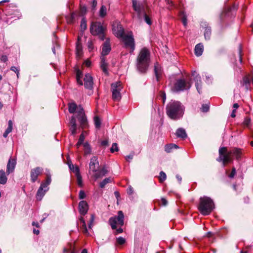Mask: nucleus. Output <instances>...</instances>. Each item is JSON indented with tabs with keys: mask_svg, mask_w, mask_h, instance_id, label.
<instances>
[{
	"mask_svg": "<svg viewBox=\"0 0 253 253\" xmlns=\"http://www.w3.org/2000/svg\"><path fill=\"white\" fill-rule=\"evenodd\" d=\"M204 47L202 44L199 43L195 47V53L198 56H201L203 52Z\"/></svg>",
	"mask_w": 253,
	"mask_h": 253,
	"instance_id": "25",
	"label": "nucleus"
},
{
	"mask_svg": "<svg viewBox=\"0 0 253 253\" xmlns=\"http://www.w3.org/2000/svg\"><path fill=\"white\" fill-rule=\"evenodd\" d=\"M16 164V159L14 158H10L6 166V173L8 175L10 173L12 172L15 168Z\"/></svg>",
	"mask_w": 253,
	"mask_h": 253,
	"instance_id": "13",
	"label": "nucleus"
},
{
	"mask_svg": "<svg viewBox=\"0 0 253 253\" xmlns=\"http://www.w3.org/2000/svg\"><path fill=\"white\" fill-rule=\"evenodd\" d=\"M81 27L83 30H84L86 28V21L84 19H83L81 21Z\"/></svg>",
	"mask_w": 253,
	"mask_h": 253,
	"instance_id": "48",
	"label": "nucleus"
},
{
	"mask_svg": "<svg viewBox=\"0 0 253 253\" xmlns=\"http://www.w3.org/2000/svg\"><path fill=\"white\" fill-rule=\"evenodd\" d=\"M97 5V0H93L92 3V7L93 8H94Z\"/></svg>",
	"mask_w": 253,
	"mask_h": 253,
	"instance_id": "60",
	"label": "nucleus"
},
{
	"mask_svg": "<svg viewBox=\"0 0 253 253\" xmlns=\"http://www.w3.org/2000/svg\"><path fill=\"white\" fill-rule=\"evenodd\" d=\"M111 182V178L110 177L106 178L100 183L99 186L100 188H103L107 183Z\"/></svg>",
	"mask_w": 253,
	"mask_h": 253,
	"instance_id": "35",
	"label": "nucleus"
},
{
	"mask_svg": "<svg viewBox=\"0 0 253 253\" xmlns=\"http://www.w3.org/2000/svg\"><path fill=\"white\" fill-rule=\"evenodd\" d=\"M94 216L93 215H91V218H90V222H89V228H91V226L93 224V222L94 221Z\"/></svg>",
	"mask_w": 253,
	"mask_h": 253,
	"instance_id": "54",
	"label": "nucleus"
},
{
	"mask_svg": "<svg viewBox=\"0 0 253 253\" xmlns=\"http://www.w3.org/2000/svg\"><path fill=\"white\" fill-rule=\"evenodd\" d=\"M106 27L102 25L100 22L93 23L90 26V32L93 35H97L101 40L105 39V30Z\"/></svg>",
	"mask_w": 253,
	"mask_h": 253,
	"instance_id": "6",
	"label": "nucleus"
},
{
	"mask_svg": "<svg viewBox=\"0 0 253 253\" xmlns=\"http://www.w3.org/2000/svg\"><path fill=\"white\" fill-rule=\"evenodd\" d=\"M191 87V83L183 79L178 80L175 84L173 90L174 91H180L189 89Z\"/></svg>",
	"mask_w": 253,
	"mask_h": 253,
	"instance_id": "10",
	"label": "nucleus"
},
{
	"mask_svg": "<svg viewBox=\"0 0 253 253\" xmlns=\"http://www.w3.org/2000/svg\"><path fill=\"white\" fill-rule=\"evenodd\" d=\"M69 167L70 169L72 170L75 173L76 175H77L79 174H80L79 168L78 167L75 166L73 165H71V164L69 165Z\"/></svg>",
	"mask_w": 253,
	"mask_h": 253,
	"instance_id": "36",
	"label": "nucleus"
},
{
	"mask_svg": "<svg viewBox=\"0 0 253 253\" xmlns=\"http://www.w3.org/2000/svg\"><path fill=\"white\" fill-rule=\"evenodd\" d=\"M81 223L82 224V231L85 234H88V231L87 229V227L85 224V221L83 217L80 218V219Z\"/></svg>",
	"mask_w": 253,
	"mask_h": 253,
	"instance_id": "33",
	"label": "nucleus"
},
{
	"mask_svg": "<svg viewBox=\"0 0 253 253\" xmlns=\"http://www.w3.org/2000/svg\"><path fill=\"white\" fill-rule=\"evenodd\" d=\"M250 122H251V119L247 117L244 120V124L245 126H248L249 125Z\"/></svg>",
	"mask_w": 253,
	"mask_h": 253,
	"instance_id": "52",
	"label": "nucleus"
},
{
	"mask_svg": "<svg viewBox=\"0 0 253 253\" xmlns=\"http://www.w3.org/2000/svg\"><path fill=\"white\" fill-rule=\"evenodd\" d=\"M111 50V47L110 45V41L108 38L106 39V41L104 42L102 49L101 54L102 56L106 55L109 53Z\"/></svg>",
	"mask_w": 253,
	"mask_h": 253,
	"instance_id": "18",
	"label": "nucleus"
},
{
	"mask_svg": "<svg viewBox=\"0 0 253 253\" xmlns=\"http://www.w3.org/2000/svg\"><path fill=\"white\" fill-rule=\"evenodd\" d=\"M236 174V169L235 168H233L232 171H231V173L228 175V176L230 178H232L234 177V176Z\"/></svg>",
	"mask_w": 253,
	"mask_h": 253,
	"instance_id": "49",
	"label": "nucleus"
},
{
	"mask_svg": "<svg viewBox=\"0 0 253 253\" xmlns=\"http://www.w3.org/2000/svg\"><path fill=\"white\" fill-rule=\"evenodd\" d=\"M69 252H71V253H75L74 245L71 243H69L63 250L64 253H67Z\"/></svg>",
	"mask_w": 253,
	"mask_h": 253,
	"instance_id": "29",
	"label": "nucleus"
},
{
	"mask_svg": "<svg viewBox=\"0 0 253 253\" xmlns=\"http://www.w3.org/2000/svg\"><path fill=\"white\" fill-rule=\"evenodd\" d=\"M112 31L113 34L118 38H121L124 42L126 48L131 49L130 52H132L135 49V43L133 36L131 32L125 34L124 29L120 22L115 21L112 25Z\"/></svg>",
	"mask_w": 253,
	"mask_h": 253,
	"instance_id": "1",
	"label": "nucleus"
},
{
	"mask_svg": "<svg viewBox=\"0 0 253 253\" xmlns=\"http://www.w3.org/2000/svg\"><path fill=\"white\" fill-rule=\"evenodd\" d=\"M43 171V169L41 167H37L31 170V178L33 182H35L38 176L41 174Z\"/></svg>",
	"mask_w": 253,
	"mask_h": 253,
	"instance_id": "12",
	"label": "nucleus"
},
{
	"mask_svg": "<svg viewBox=\"0 0 253 253\" xmlns=\"http://www.w3.org/2000/svg\"><path fill=\"white\" fill-rule=\"evenodd\" d=\"M211 34V29L209 28H207L205 29V31L204 32V36L206 40L210 39Z\"/></svg>",
	"mask_w": 253,
	"mask_h": 253,
	"instance_id": "40",
	"label": "nucleus"
},
{
	"mask_svg": "<svg viewBox=\"0 0 253 253\" xmlns=\"http://www.w3.org/2000/svg\"><path fill=\"white\" fill-rule=\"evenodd\" d=\"M181 21L183 24V25L185 27L187 25V17L186 15L184 14V12H181Z\"/></svg>",
	"mask_w": 253,
	"mask_h": 253,
	"instance_id": "46",
	"label": "nucleus"
},
{
	"mask_svg": "<svg viewBox=\"0 0 253 253\" xmlns=\"http://www.w3.org/2000/svg\"><path fill=\"white\" fill-rule=\"evenodd\" d=\"M77 109V105L74 103L69 104V111L70 113H74Z\"/></svg>",
	"mask_w": 253,
	"mask_h": 253,
	"instance_id": "37",
	"label": "nucleus"
},
{
	"mask_svg": "<svg viewBox=\"0 0 253 253\" xmlns=\"http://www.w3.org/2000/svg\"><path fill=\"white\" fill-rule=\"evenodd\" d=\"M84 153L85 155H89L91 153V148L87 142L84 144Z\"/></svg>",
	"mask_w": 253,
	"mask_h": 253,
	"instance_id": "32",
	"label": "nucleus"
},
{
	"mask_svg": "<svg viewBox=\"0 0 253 253\" xmlns=\"http://www.w3.org/2000/svg\"><path fill=\"white\" fill-rule=\"evenodd\" d=\"M108 171L107 169L104 167L100 169V170H96V172H94V174L93 175V177L94 178L95 180H96L98 178H100L104 176L107 173Z\"/></svg>",
	"mask_w": 253,
	"mask_h": 253,
	"instance_id": "19",
	"label": "nucleus"
},
{
	"mask_svg": "<svg viewBox=\"0 0 253 253\" xmlns=\"http://www.w3.org/2000/svg\"><path fill=\"white\" fill-rule=\"evenodd\" d=\"M86 195L84 192L83 190H81L79 192V198L80 199H83L85 197Z\"/></svg>",
	"mask_w": 253,
	"mask_h": 253,
	"instance_id": "51",
	"label": "nucleus"
},
{
	"mask_svg": "<svg viewBox=\"0 0 253 253\" xmlns=\"http://www.w3.org/2000/svg\"><path fill=\"white\" fill-rule=\"evenodd\" d=\"M10 70L16 73L19 71V70L15 66H12L10 68Z\"/></svg>",
	"mask_w": 253,
	"mask_h": 253,
	"instance_id": "57",
	"label": "nucleus"
},
{
	"mask_svg": "<svg viewBox=\"0 0 253 253\" xmlns=\"http://www.w3.org/2000/svg\"><path fill=\"white\" fill-rule=\"evenodd\" d=\"M166 178L167 176L166 173L163 171H161L159 176L160 182L161 183L163 182L166 179Z\"/></svg>",
	"mask_w": 253,
	"mask_h": 253,
	"instance_id": "41",
	"label": "nucleus"
},
{
	"mask_svg": "<svg viewBox=\"0 0 253 253\" xmlns=\"http://www.w3.org/2000/svg\"><path fill=\"white\" fill-rule=\"evenodd\" d=\"M116 242L118 244L122 245L126 243V239L122 237H119L116 239Z\"/></svg>",
	"mask_w": 253,
	"mask_h": 253,
	"instance_id": "42",
	"label": "nucleus"
},
{
	"mask_svg": "<svg viewBox=\"0 0 253 253\" xmlns=\"http://www.w3.org/2000/svg\"><path fill=\"white\" fill-rule=\"evenodd\" d=\"M78 119L80 122L81 127L82 128H86L88 126V123L83 109L82 108H79L78 110Z\"/></svg>",
	"mask_w": 253,
	"mask_h": 253,
	"instance_id": "11",
	"label": "nucleus"
},
{
	"mask_svg": "<svg viewBox=\"0 0 253 253\" xmlns=\"http://www.w3.org/2000/svg\"><path fill=\"white\" fill-rule=\"evenodd\" d=\"M236 110L235 109H234L233 111H232V112L231 113V116L232 117V118H235L236 117Z\"/></svg>",
	"mask_w": 253,
	"mask_h": 253,
	"instance_id": "62",
	"label": "nucleus"
},
{
	"mask_svg": "<svg viewBox=\"0 0 253 253\" xmlns=\"http://www.w3.org/2000/svg\"><path fill=\"white\" fill-rule=\"evenodd\" d=\"M106 7L104 5H102L99 10V16L101 17H104L106 15Z\"/></svg>",
	"mask_w": 253,
	"mask_h": 253,
	"instance_id": "38",
	"label": "nucleus"
},
{
	"mask_svg": "<svg viewBox=\"0 0 253 253\" xmlns=\"http://www.w3.org/2000/svg\"><path fill=\"white\" fill-rule=\"evenodd\" d=\"M6 174V172H5L3 170H0V184H5L7 182Z\"/></svg>",
	"mask_w": 253,
	"mask_h": 253,
	"instance_id": "24",
	"label": "nucleus"
},
{
	"mask_svg": "<svg viewBox=\"0 0 253 253\" xmlns=\"http://www.w3.org/2000/svg\"><path fill=\"white\" fill-rule=\"evenodd\" d=\"M133 158V155H129L128 156H127L126 157V159L128 161V160H131Z\"/></svg>",
	"mask_w": 253,
	"mask_h": 253,
	"instance_id": "64",
	"label": "nucleus"
},
{
	"mask_svg": "<svg viewBox=\"0 0 253 253\" xmlns=\"http://www.w3.org/2000/svg\"><path fill=\"white\" fill-rule=\"evenodd\" d=\"M183 114V108L178 101H173L167 106V114L171 119L176 120L181 117Z\"/></svg>",
	"mask_w": 253,
	"mask_h": 253,
	"instance_id": "4",
	"label": "nucleus"
},
{
	"mask_svg": "<svg viewBox=\"0 0 253 253\" xmlns=\"http://www.w3.org/2000/svg\"><path fill=\"white\" fill-rule=\"evenodd\" d=\"M209 110V105L208 104H203L201 110L203 112H207Z\"/></svg>",
	"mask_w": 253,
	"mask_h": 253,
	"instance_id": "47",
	"label": "nucleus"
},
{
	"mask_svg": "<svg viewBox=\"0 0 253 253\" xmlns=\"http://www.w3.org/2000/svg\"><path fill=\"white\" fill-rule=\"evenodd\" d=\"M177 148H178L177 145L174 144L166 145L165 147V150L167 153H170L171 152L172 149Z\"/></svg>",
	"mask_w": 253,
	"mask_h": 253,
	"instance_id": "30",
	"label": "nucleus"
},
{
	"mask_svg": "<svg viewBox=\"0 0 253 253\" xmlns=\"http://www.w3.org/2000/svg\"><path fill=\"white\" fill-rule=\"evenodd\" d=\"M83 77V73L81 71H80L79 69L76 70V79L77 81L78 84L80 85H83V83L81 80V79Z\"/></svg>",
	"mask_w": 253,
	"mask_h": 253,
	"instance_id": "28",
	"label": "nucleus"
},
{
	"mask_svg": "<svg viewBox=\"0 0 253 253\" xmlns=\"http://www.w3.org/2000/svg\"><path fill=\"white\" fill-rule=\"evenodd\" d=\"M160 203L163 206H166L168 204V202L165 198H162Z\"/></svg>",
	"mask_w": 253,
	"mask_h": 253,
	"instance_id": "55",
	"label": "nucleus"
},
{
	"mask_svg": "<svg viewBox=\"0 0 253 253\" xmlns=\"http://www.w3.org/2000/svg\"><path fill=\"white\" fill-rule=\"evenodd\" d=\"M76 176H77V182H78V185L80 187H83V183L82 178V176H81V174H79L77 175Z\"/></svg>",
	"mask_w": 253,
	"mask_h": 253,
	"instance_id": "45",
	"label": "nucleus"
},
{
	"mask_svg": "<svg viewBox=\"0 0 253 253\" xmlns=\"http://www.w3.org/2000/svg\"><path fill=\"white\" fill-rule=\"evenodd\" d=\"M118 150L119 148L117 144L116 143H113L110 148V152L113 153L115 152L118 151Z\"/></svg>",
	"mask_w": 253,
	"mask_h": 253,
	"instance_id": "43",
	"label": "nucleus"
},
{
	"mask_svg": "<svg viewBox=\"0 0 253 253\" xmlns=\"http://www.w3.org/2000/svg\"><path fill=\"white\" fill-rule=\"evenodd\" d=\"M124 215L122 211H120L118 212V216L111 217L109 219V223L113 229H115L117 228L116 225L118 224L120 226L124 225Z\"/></svg>",
	"mask_w": 253,
	"mask_h": 253,
	"instance_id": "8",
	"label": "nucleus"
},
{
	"mask_svg": "<svg viewBox=\"0 0 253 253\" xmlns=\"http://www.w3.org/2000/svg\"><path fill=\"white\" fill-rule=\"evenodd\" d=\"M123 88L121 82L113 83L111 84V90L112 92V98L114 101H119L121 98L120 91Z\"/></svg>",
	"mask_w": 253,
	"mask_h": 253,
	"instance_id": "9",
	"label": "nucleus"
},
{
	"mask_svg": "<svg viewBox=\"0 0 253 253\" xmlns=\"http://www.w3.org/2000/svg\"><path fill=\"white\" fill-rule=\"evenodd\" d=\"M150 63V51L146 48H143L140 51L136 59V66L137 71L141 74H145L148 70Z\"/></svg>",
	"mask_w": 253,
	"mask_h": 253,
	"instance_id": "3",
	"label": "nucleus"
},
{
	"mask_svg": "<svg viewBox=\"0 0 253 253\" xmlns=\"http://www.w3.org/2000/svg\"><path fill=\"white\" fill-rule=\"evenodd\" d=\"M0 60L3 62H5L7 61V57L6 55H2Z\"/></svg>",
	"mask_w": 253,
	"mask_h": 253,
	"instance_id": "56",
	"label": "nucleus"
},
{
	"mask_svg": "<svg viewBox=\"0 0 253 253\" xmlns=\"http://www.w3.org/2000/svg\"><path fill=\"white\" fill-rule=\"evenodd\" d=\"M94 122L96 127L99 128L101 125V122L99 118L98 117L95 116L94 118Z\"/></svg>",
	"mask_w": 253,
	"mask_h": 253,
	"instance_id": "44",
	"label": "nucleus"
},
{
	"mask_svg": "<svg viewBox=\"0 0 253 253\" xmlns=\"http://www.w3.org/2000/svg\"><path fill=\"white\" fill-rule=\"evenodd\" d=\"M79 209L81 214L85 215L88 209L87 202L85 201H81L79 204Z\"/></svg>",
	"mask_w": 253,
	"mask_h": 253,
	"instance_id": "17",
	"label": "nucleus"
},
{
	"mask_svg": "<svg viewBox=\"0 0 253 253\" xmlns=\"http://www.w3.org/2000/svg\"><path fill=\"white\" fill-rule=\"evenodd\" d=\"M84 64L86 66L89 67L91 65V62L89 60H86L84 62Z\"/></svg>",
	"mask_w": 253,
	"mask_h": 253,
	"instance_id": "63",
	"label": "nucleus"
},
{
	"mask_svg": "<svg viewBox=\"0 0 253 253\" xmlns=\"http://www.w3.org/2000/svg\"><path fill=\"white\" fill-rule=\"evenodd\" d=\"M84 133H86V131H83L82 133L80 136V138L79 139L78 142L76 144V146L78 148H79V147L83 144V143L84 141V139L85 138V136L84 134Z\"/></svg>",
	"mask_w": 253,
	"mask_h": 253,
	"instance_id": "31",
	"label": "nucleus"
},
{
	"mask_svg": "<svg viewBox=\"0 0 253 253\" xmlns=\"http://www.w3.org/2000/svg\"><path fill=\"white\" fill-rule=\"evenodd\" d=\"M51 181V175L47 174L46 179L45 182H42L41 184H44V188H48L47 186L50 184Z\"/></svg>",
	"mask_w": 253,
	"mask_h": 253,
	"instance_id": "34",
	"label": "nucleus"
},
{
	"mask_svg": "<svg viewBox=\"0 0 253 253\" xmlns=\"http://www.w3.org/2000/svg\"><path fill=\"white\" fill-rule=\"evenodd\" d=\"M143 17L144 19V21L147 24L149 25H151L152 24L151 18L146 14V12L144 13V14H143L142 18Z\"/></svg>",
	"mask_w": 253,
	"mask_h": 253,
	"instance_id": "39",
	"label": "nucleus"
},
{
	"mask_svg": "<svg viewBox=\"0 0 253 253\" xmlns=\"http://www.w3.org/2000/svg\"><path fill=\"white\" fill-rule=\"evenodd\" d=\"M161 96L163 98V103H164L166 101V94L165 93L163 92H161Z\"/></svg>",
	"mask_w": 253,
	"mask_h": 253,
	"instance_id": "58",
	"label": "nucleus"
},
{
	"mask_svg": "<svg viewBox=\"0 0 253 253\" xmlns=\"http://www.w3.org/2000/svg\"><path fill=\"white\" fill-rule=\"evenodd\" d=\"M132 7L136 12L137 17L139 20L142 19L143 14L146 12L147 6L143 2H138L137 0H132Z\"/></svg>",
	"mask_w": 253,
	"mask_h": 253,
	"instance_id": "7",
	"label": "nucleus"
},
{
	"mask_svg": "<svg viewBox=\"0 0 253 253\" xmlns=\"http://www.w3.org/2000/svg\"><path fill=\"white\" fill-rule=\"evenodd\" d=\"M87 45H88V48L90 51H91L92 50H93V43L91 41L88 42Z\"/></svg>",
	"mask_w": 253,
	"mask_h": 253,
	"instance_id": "53",
	"label": "nucleus"
},
{
	"mask_svg": "<svg viewBox=\"0 0 253 253\" xmlns=\"http://www.w3.org/2000/svg\"><path fill=\"white\" fill-rule=\"evenodd\" d=\"M101 145L103 146H107L108 145V141L107 140H104L101 142Z\"/></svg>",
	"mask_w": 253,
	"mask_h": 253,
	"instance_id": "59",
	"label": "nucleus"
},
{
	"mask_svg": "<svg viewBox=\"0 0 253 253\" xmlns=\"http://www.w3.org/2000/svg\"><path fill=\"white\" fill-rule=\"evenodd\" d=\"M84 87L88 89H91L93 85L92 77L89 74L85 75L84 79Z\"/></svg>",
	"mask_w": 253,
	"mask_h": 253,
	"instance_id": "15",
	"label": "nucleus"
},
{
	"mask_svg": "<svg viewBox=\"0 0 253 253\" xmlns=\"http://www.w3.org/2000/svg\"><path fill=\"white\" fill-rule=\"evenodd\" d=\"M44 184H41L39 187L36 194L37 200L41 201L46 191L48 190V188H44Z\"/></svg>",
	"mask_w": 253,
	"mask_h": 253,
	"instance_id": "16",
	"label": "nucleus"
},
{
	"mask_svg": "<svg viewBox=\"0 0 253 253\" xmlns=\"http://www.w3.org/2000/svg\"><path fill=\"white\" fill-rule=\"evenodd\" d=\"M194 80L196 81V83L195 84L196 88L199 93H201V81L200 79V77L199 75H196Z\"/></svg>",
	"mask_w": 253,
	"mask_h": 253,
	"instance_id": "27",
	"label": "nucleus"
},
{
	"mask_svg": "<svg viewBox=\"0 0 253 253\" xmlns=\"http://www.w3.org/2000/svg\"><path fill=\"white\" fill-rule=\"evenodd\" d=\"M99 167V162L97 158L95 156L92 157L90 159V161L89 164V170L92 172H96L97 169Z\"/></svg>",
	"mask_w": 253,
	"mask_h": 253,
	"instance_id": "14",
	"label": "nucleus"
},
{
	"mask_svg": "<svg viewBox=\"0 0 253 253\" xmlns=\"http://www.w3.org/2000/svg\"><path fill=\"white\" fill-rule=\"evenodd\" d=\"M11 128H10V127H7L5 132L3 134V136L4 137H6L7 136V135L12 131Z\"/></svg>",
	"mask_w": 253,
	"mask_h": 253,
	"instance_id": "50",
	"label": "nucleus"
},
{
	"mask_svg": "<svg viewBox=\"0 0 253 253\" xmlns=\"http://www.w3.org/2000/svg\"><path fill=\"white\" fill-rule=\"evenodd\" d=\"M241 155L242 151L240 149L234 148L229 151L227 147H223L219 149V157L217 161L222 162L223 166L225 167L227 164L233 162V157H235L237 160H239Z\"/></svg>",
	"mask_w": 253,
	"mask_h": 253,
	"instance_id": "2",
	"label": "nucleus"
},
{
	"mask_svg": "<svg viewBox=\"0 0 253 253\" xmlns=\"http://www.w3.org/2000/svg\"><path fill=\"white\" fill-rule=\"evenodd\" d=\"M244 82L245 84H249L250 83V79L248 77H246L244 79Z\"/></svg>",
	"mask_w": 253,
	"mask_h": 253,
	"instance_id": "61",
	"label": "nucleus"
},
{
	"mask_svg": "<svg viewBox=\"0 0 253 253\" xmlns=\"http://www.w3.org/2000/svg\"><path fill=\"white\" fill-rule=\"evenodd\" d=\"M70 130L71 134L75 135L77 133V125L75 117H72L70 122Z\"/></svg>",
	"mask_w": 253,
	"mask_h": 253,
	"instance_id": "21",
	"label": "nucleus"
},
{
	"mask_svg": "<svg viewBox=\"0 0 253 253\" xmlns=\"http://www.w3.org/2000/svg\"><path fill=\"white\" fill-rule=\"evenodd\" d=\"M176 135L177 137H180L184 139L187 137V134L184 129L182 128H179L176 131Z\"/></svg>",
	"mask_w": 253,
	"mask_h": 253,
	"instance_id": "23",
	"label": "nucleus"
},
{
	"mask_svg": "<svg viewBox=\"0 0 253 253\" xmlns=\"http://www.w3.org/2000/svg\"><path fill=\"white\" fill-rule=\"evenodd\" d=\"M108 64L105 61V58L104 57H102L101 58V62H100V68L102 69V71L104 74L107 75L108 74Z\"/></svg>",
	"mask_w": 253,
	"mask_h": 253,
	"instance_id": "22",
	"label": "nucleus"
},
{
	"mask_svg": "<svg viewBox=\"0 0 253 253\" xmlns=\"http://www.w3.org/2000/svg\"><path fill=\"white\" fill-rule=\"evenodd\" d=\"M80 38H78V41L76 44V54L77 57H80L82 55V45L79 42Z\"/></svg>",
	"mask_w": 253,
	"mask_h": 253,
	"instance_id": "26",
	"label": "nucleus"
},
{
	"mask_svg": "<svg viewBox=\"0 0 253 253\" xmlns=\"http://www.w3.org/2000/svg\"><path fill=\"white\" fill-rule=\"evenodd\" d=\"M214 208L213 202L210 198L205 196L200 198L198 209L201 214L204 215H209Z\"/></svg>",
	"mask_w": 253,
	"mask_h": 253,
	"instance_id": "5",
	"label": "nucleus"
},
{
	"mask_svg": "<svg viewBox=\"0 0 253 253\" xmlns=\"http://www.w3.org/2000/svg\"><path fill=\"white\" fill-rule=\"evenodd\" d=\"M154 71L157 81H159L163 73L161 66L156 63L154 66Z\"/></svg>",
	"mask_w": 253,
	"mask_h": 253,
	"instance_id": "20",
	"label": "nucleus"
}]
</instances>
